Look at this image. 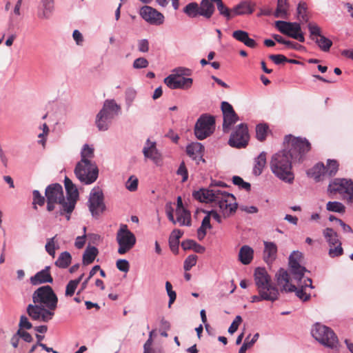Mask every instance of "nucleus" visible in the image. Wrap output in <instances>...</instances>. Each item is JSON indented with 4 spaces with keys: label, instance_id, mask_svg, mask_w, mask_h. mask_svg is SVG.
I'll return each mask as SVG.
<instances>
[{
    "label": "nucleus",
    "instance_id": "obj_1",
    "mask_svg": "<svg viewBox=\"0 0 353 353\" xmlns=\"http://www.w3.org/2000/svg\"><path fill=\"white\" fill-rule=\"evenodd\" d=\"M32 304L27 306V313L33 321L48 322L54 316L58 297L50 285H43L32 294Z\"/></svg>",
    "mask_w": 353,
    "mask_h": 353
},
{
    "label": "nucleus",
    "instance_id": "obj_2",
    "mask_svg": "<svg viewBox=\"0 0 353 353\" xmlns=\"http://www.w3.org/2000/svg\"><path fill=\"white\" fill-rule=\"evenodd\" d=\"M193 196L201 202H214L217 204L225 218L235 213L237 209L238 205L233 194L216 188L202 189L195 192Z\"/></svg>",
    "mask_w": 353,
    "mask_h": 353
},
{
    "label": "nucleus",
    "instance_id": "obj_3",
    "mask_svg": "<svg viewBox=\"0 0 353 353\" xmlns=\"http://www.w3.org/2000/svg\"><path fill=\"white\" fill-rule=\"evenodd\" d=\"M277 285L280 288L281 292H295L296 295L301 300L307 301L310 298V293L307 292V288H313L312 279L307 278L302 281V279H294L289 273L284 269L281 268L275 274Z\"/></svg>",
    "mask_w": 353,
    "mask_h": 353
},
{
    "label": "nucleus",
    "instance_id": "obj_4",
    "mask_svg": "<svg viewBox=\"0 0 353 353\" xmlns=\"http://www.w3.org/2000/svg\"><path fill=\"white\" fill-rule=\"evenodd\" d=\"M287 150L281 151L272 155L270 161L272 172L281 180L292 183L294 176L292 172V158Z\"/></svg>",
    "mask_w": 353,
    "mask_h": 353
},
{
    "label": "nucleus",
    "instance_id": "obj_5",
    "mask_svg": "<svg viewBox=\"0 0 353 353\" xmlns=\"http://www.w3.org/2000/svg\"><path fill=\"white\" fill-rule=\"evenodd\" d=\"M285 150L288 151L294 163L302 162L312 148L311 143L306 138L295 137L292 135L285 138Z\"/></svg>",
    "mask_w": 353,
    "mask_h": 353
},
{
    "label": "nucleus",
    "instance_id": "obj_6",
    "mask_svg": "<svg viewBox=\"0 0 353 353\" xmlns=\"http://www.w3.org/2000/svg\"><path fill=\"white\" fill-rule=\"evenodd\" d=\"M120 106L114 100H106L103 106L96 117V125L101 131L108 129L109 125L114 116L120 112Z\"/></svg>",
    "mask_w": 353,
    "mask_h": 353
},
{
    "label": "nucleus",
    "instance_id": "obj_7",
    "mask_svg": "<svg viewBox=\"0 0 353 353\" xmlns=\"http://www.w3.org/2000/svg\"><path fill=\"white\" fill-rule=\"evenodd\" d=\"M47 200V210L51 212L54 210L55 204L60 205L59 214L63 215L66 212L64 210L65 204H67L63 194L62 186L59 183H54L48 185L45 191Z\"/></svg>",
    "mask_w": 353,
    "mask_h": 353
},
{
    "label": "nucleus",
    "instance_id": "obj_8",
    "mask_svg": "<svg viewBox=\"0 0 353 353\" xmlns=\"http://www.w3.org/2000/svg\"><path fill=\"white\" fill-rule=\"evenodd\" d=\"M312 335L320 343L327 347H337L339 340L336 335L332 330L325 325L316 323L312 330Z\"/></svg>",
    "mask_w": 353,
    "mask_h": 353
},
{
    "label": "nucleus",
    "instance_id": "obj_9",
    "mask_svg": "<svg viewBox=\"0 0 353 353\" xmlns=\"http://www.w3.org/2000/svg\"><path fill=\"white\" fill-rule=\"evenodd\" d=\"M117 242L119 245L118 253L124 254L133 248L136 244L135 235L128 229V225L122 224L117 232Z\"/></svg>",
    "mask_w": 353,
    "mask_h": 353
},
{
    "label": "nucleus",
    "instance_id": "obj_10",
    "mask_svg": "<svg viewBox=\"0 0 353 353\" xmlns=\"http://www.w3.org/2000/svg\"><path fill=\"white\" fill-rule=\"evenodd\" d=\"M74 174L81 183L91 184L97 179L99 170L94 163L78 162L74 169Z\"/></svg>",
    "mask_w": 353,
    "mask_h": 353
},
{
    "label": "nucleus",
    "instance_id": "obj_11",
    "mask_svg": "<svg viewBox=\"0 0 353 353\" xmlns=\"http://www.w3.org/2000/svg\"><path fill=\"white\" fill-rule=\"evenodd\" d=\"M254 282L258 291L270 294L274 293V296L279 297V290L272 283L271 278L265 268H257L254 274Z\"/></svg>",
    "mask_w": 353,
    "mask_h": 353
},
{
    "label": "nucleus",
    "instance_id": "obj_12",
    "mask_svg": "<svg viewBox=\"0 0 353 353\" xmlns=\"http://www.w3.org/2000/svg\"><path fill=\"white\" fill-rule=\"evenodd\" d=\"M330 192L339 193L349 203H353V181L347 179H335L329 185Z\"/></svg>",
    "mask_w": 353,
    "mask_h": 353
},
{
    "label": "nucleus",
    "instance_id": "obj_13",
    "mask_svg": "<svg viewBox=\"0 0 353 353\" xmlns=\"http://www.w3.org/2000/svg\"><path fill=\"white\" fill-rule=\"evenodd\" d=\"M215 119L213 116L204 114L197 120L194 127V134L199 140H203L210 134L214 130Z\"/></svg>",
    "mask_w": 353,
    "mask_h": 353
},
{
    "label": "nucleus",
    "instance_id": "obj_14",
    "mask_svg": "<svg viewBox=\"0 0 353 353\" xmlns=\"http://www.w3.org/2000/svg\"><path fill=\"white\" fill-rule=\"evenodd\" d=\"M275 27L283 34L302 43L305 41V37L301 32V25L299 23L277 21L275 22Z\"/></svg>",
    "mask_w": 353,
    "mask_h": 353
},
{
    "label": "nucleus",
    "instance_id": "obj_15",
    "mask_svg": "<svg viewBox=\"0 0 353 353\" xmlns=\"http://www.w3.org/2000/svg\"><path fill=\"white\" fill-rule=\"evenodd\" d=\"M249 139L248 126L246 124L241 123L231 134L228 143L233 148H244L248 145Z\"/></svg>",
    "mask_w": 353,
    "mask_h": 353
},
{
    "label": "nucleus",
    "instance_id": "obj_16",
    "mask_svg": "<svg viewBox=\"0 0 353 353\" xmlns=\"http://www.w3.org/2000/svg\"><path fill=\"white\" fill-rule=\"evenodd\" d=\"M88 207L93 216L99 215L105 210L103 194L99 188H94L90 194Z\"/></svg>",
    "mask_w": 353,
    "mask_h": 353
},
{
    "label": "nucleus",
    "instance_id": "obj_17",
    "mask_svg": "<svg viewBox=\"0 0 353 353\" xmlns=\"http://www.w3.org/2000/svg\"><path fill=\"white\" fill-rule=\"evenodd\" d=\"M65 188L67 192V204H65L64 210L67 214H70L74 210L76 203L79 198V192L76 185L67 176L64 179Z\"/></svg>",
    "mask_w": 353,
    "mask_h": 353
},
{
    "label": "nucleus",
    "instance_id": "obj_18",
    "mask_svg": "<svg viewBox=\"0 0 353 353\" xmlns=\"http://www.w3.org/2000/svg\"><path fill=\"white\" fill-rule=\"evenodd\" d=\"M303 257L301 252L294 251L289 257V266L290 276H293L294 279H303L304 273L306 272L305 267L300 265L301 260Z\"/></svg>",
    "mask_w": 353,
    "mask_h": 353
},
{
    "label": "nucleus",
    "instance_id": "obj_19",
    "mask_svg": "<svg viewBox=\"0 0 353 353\" xmlns=\"http://www.w3.org/2000/svg\"><path fill=\"white\" fill-rule=\"evenodd\" d=\"M192 79L181 77L179 74H170L164 79L165 84L172 90H187L192 86Z\"/></svg>",
    "mask_w": 353,
    "mask_h": 353
},
{
    "label": "nucleus",
    "instance_id": "obj_20",
    "mask_svg": "<svg viewBox=\"0 0 353 353\" xmlns=\"http://www.w3.org/2000/svg\"><path fill=\"white\" fill-rule=\"evenodd\" d=\"M140 14L150 23L160 25L163 23V15L150 6H143L140 10Z\"/></svg>",
    "mask_w": 353,
    "mask_h": 353
},
{
    "label": "nucleus",
    "instance_id": "obj_21",
    "mask_svg": "<svg viewBox=\"0 0 353 353\" xmlns=\"http://www.w3.org/2000/svg\"><path fill=\"white\" fill-rule=\"evenodd\" d=\"M30 283L32 285H39L43 283H52L53 278L50 274V267L46 266L43 270L38 272L30 279Z\"/></svg>",
    "mask_w": 353,
    "mask_h": 353
},
{
    "label": "nucleus",
    "instance_id": "obj_22",
    "mask_svg": "<svg viewBox=\"0 0 353 353\" xmlns=\"http://www.w3.org/2000/svg\"><path fill=\"white\" fill-rule=\"evenodd\" d=\"M264 250L263 259L268 264H272L277 257L278 248L275 243L272 241H263Z\"/></svg>",
    "mask_w": 353,
    "mask_h": 353
},
{
    "label": "nucleus",
    "instance_id": "obj_23",
    "mask_svg": "<svg viewBox=\"0 0 353 353\" xmlns=\"http://www.w3.org/2000/svg\"><path fill=\"white\" fill-rule=\"evenodd\" d=\"M143 153L145 158L153 161L156 164L161 161V156L156 147V143L152 142L148 139L143 149Z\"/></svg>",
    "mask_w": 353,
    "mask_h": 353
},
{
    "label": "nucleus",
    "instance_id": "obj_24",
    "mask_svg": "<svg viewBox=\"0 0 353 353\" xmlns=\"http://www.w3.org/2000/svg\"><path fill=\"white\" fill-rule=\"evenodd\" d=\"M203 145L198 142L192 143L186 148L188 155L195 160L197 164H199L200 161L205 162V159L203 158Z\"/></svg>",
    "mask_w": 353,
    "mask_h": 353
},
{
    "label": "nucleus",
    "instance_id": "obj_25",
    "mask_svg": "<svg viewBox=\"0 0 353 353\" xmlns=\"http://www.w3.org/2000/svg\"><path fill=\"white\" fill-rule=\"evenodd\" d=\"M255 3L250 1H242L233 8L234 17L238 15L250 14L254 10Z\"/></svg>",
    "mask_w": 353,
    "mask_h": 353
},
{
    "label": "nucleus",
    "instance_id": "obj_26",
    "mask_svg": "<svg viewBox=\"0 0 353 353\" xmlns=\"http://www.w3.org/2000/svg\"><path fill=\"white\" fill-rule=\"evenodd\" d=\"M254 250L248 245L241 248L239 253V259L244 265H248L253 259Z\"/></svg>",
    "mask_w": 353,
    "mask_h": 353
},
{
    "label": "nucleus",
    "instance_id": "obj_27",
    "mask_svg": "<svg viewBox=\"0 0 353 353\" xmlns=\"http://www.w3.org/2000/svg\"><path fill=\"white\" fill-rule=\"evenodd\" d=\"M290 5L288 0H278L276 9L274 13L275 17L288 19Z\"/></svg>",
    "mask_w": 353,
    "mask_h": 353
},
{
    "label": "nucleus",
    "instance_id": "obj_28",
    "mask_svg": "<svg viewBox=\"0 0 353 353\" xmlns=\"http://www.w3.org/2000/svg\"><path fill=\"white\" fill-rule=\"evenodd\" d=\"M214 12V6L210 0H202L199 6L200 16L210 19Z\"/></svg>",
    "mask_w": 353,
    "mask_h": 353
},
{
    "label": "nucleus",
    "instance_id": "obj_29",
    "mask_svg": "<svg viewBox=\"0 0 353 353\" xmlns=\"http://www.w3.org/2000/svg\"><path fill=\"white\" fill-rule=\"evenodd\" d=\"M176 222L180 225H191V215L190 212L185 208H180L176 210Z\"/></svg>",
    "mask_w": 353,
    "mask_h": 353
},
{
    "label": "nucleus",
    "instance_id": "obj_30",
    "mask_svg": "<svg viewBox=\"0 0 353 353\" xmlns=\"http://www.w3.org/2000/svg\"><path fill=\"white\" fill-rule=\"evenodd\" d=\"M266 156L267 153L262 152L256 159L255 163L253 168V174L256 176H259L263 168L266 165Z\"/></svg>",
    "mask_w": 353,
    "mask_h": 353
},
{
    "label": "nucleus",
    "instance_id": "obj_31",
    "mask_svg": "<svg viewBox=\"0 0 353 353\" xmlns=\"http://www.w3.org/2000/svg\"><path fill=\"white\" fill-rule=\"evenodd\" d=\"M41 4L43 11L38 16L41 19H48L54 9V0H41Z\"/></svg>",
    "mask_w": 353,
    "mask_h": 353
},
{
    "label": "nucleus",
    "instance_id": "obj_32",
    "mask_svg": "<svg viewBox=\"0 0 353 353\" xmlns=\"http://www.w3.org/2000/svg\"><path fill=\"white\" fill-rule=\"evenodd\" d=\"M323 235L330 246H335L341 243L339 239L337 233L332 228H327L323 231Z\"/></svg>",
    "mask_w": 353,
    "mask_h": 353
},
{
    "label": "nucleus",
    "instance_id": "obj_33",
    "mask_svg": "<svg viewBox=\"0 0 353 353\" xmlns=\"http://www.w3.org/2000/svg\"><path fill=\"white\" fill-rule=\"evenodd\" d=\"M98 254V250L95 247H90L85 250L83 255V264L88 265L92 263Z\"/></svg>",
    "mask_w": 353,
    "mask_h": 353
},
{
    "label": "nucleus",
    "instance_id": "obj_34",
    "mask_svg": "<svg viewBox=\"0 0 353 353\" xmlns=\"http://www.w3.org/2000/svg\"><path fill=\"white\" fill-rule=\"evenodd\" d=\"M181 247L185 250H193L197 253H203L205 251V248L203 246L197 243L195 241L190 239L183 241Z\"/></svg>",
    "mask_w": 353,
    "mask_h": 353
},
{
    "label": "nucleus",
    "instance_id": "obj_35",
    "mask_svg": "<svg viewBox=\"0 0 353 353\" xmlns=\"http://www.w3.org/2000/svg\"><path fill=\"white\" fill-rule=\"evenodd\" d=\"M258 292L259 295H254L251 296L252 303L259 302L261 301H270L274 302L279 299V297H276V295L274 296V292L270 293L271 294L261 291H258Z\"/></svg>",
    "mask_w": 353,
    "mask_h": 353
},
{
    "label": "nucleus",
    "instance_id": "obj_36",
    "mask_svg": "<svg viewBox=\"0 0 353 353\" xmlns=\"http://www.w3.org/2000/svg\"><path fill=\"white\" fill-rule=\"evenodd\" d=\"M239 119L236 112L223 115V129L225 132H228L231 125L234 124Z\"/></svg>",
    "mask_w": 353,
    "mask_h": 353
},
{
    "label": "nucleus",
    "instance_id": "obj_37",
    "mask_svg": "<svg viewBox=\"0 0 353 353\" xmlns=\"http://www.w3.org/2000/svg\"><path fill=\"white\" fill-rule=\"evenodd\" d=\"M270 132L269 126L266 123H259L256 126V138L258 141L263 142Z\"/></svg>",
    "mask_w": 353,
    "mask_h": 353
},
{
    "label": "nucleus",
    "instance_id": "obj_38",
    "mask_svg": "<svg viewBox=\"0 0 353 353\" xmlns=\"http://www.w3.org/2000/svg\"><path fill=\"white\" fill-rule=\"evenodd\" d=\"M183 232L178 229L174 230L169 238V244L170 249L174 252L178 248L179 239L182 236Z\"/></svg>",
    "mask_w": 353,
    "mask_h": 353
},
{
    "label": "nucleus",
    "instance_id": "obj_39",
    "mask_svg": "<svg viewBox=\"0 0 353 353\" xmlns=\"http://www.w3.org/2000/svg\"><path fill=\"white\" fill-rule=\"evenodd\" d=\"M217 10L219 14L225 18L227 21H230L231 19L234 17L233 14V8L230 9L228 8L223 2V1H220L216 3Z\"/></svg>",
    "mask_w": 353,
    "mask_h": 353
},
{
    "label": "nucleus",
    "instance_id": "obj_40",
    "mask_svg": "<svg viewBox=\"0 0 353 353\" xmlns=\"http://www.w3.org/2000/svg\"><path fill=\"white\" fill-rule=\"evenodd\" d=\"M81 160L79 162L84 163H92L91 159L94 157V148L85 144L81 152Z\"/></svg>",
    "mask_w": 353,
    "mask_h": 353
},
{
    "label": "nucleus",
    "instance_id": "obj_41",
    "mask_svg": "<svg viewBox=\"0 0 353 353\" xmlns=\"http://www.w3.org/2000/svg\"><path fill=\"white\" fill-rule=\"evenodd\" d=\"M71 255L68 252L61 253L59 258L55 262V265L61 268H66L71 263Z\"/></svg>",
    "mask_w": 353,
    "mask_h": 353
},
{
    "label": "nucleus",
    "instance_id": "obj_42",
    "mask_svg": "<svg viewBox=\"0 0 353 353\" xmlns=\"http://www.w3.org/2000/svg\"><path fill=\"white\" fill-rule=\"evenodd\" d=\"M313 176L316 181H321L323 177L327 176L325 165L323 163H318L313 169Z\"/></svg>",
    "mask_w": 353,
    "mask_h": 353
},
{
    "label": "nucleus",
    "instance_id": "obj_43",
    "mask_svg": "<svg viewBox=\"0 0 353 353\" xmlns=\"http://www.w3.org/2000/svg\"><path fill=\"white\" fill-rule=\"evenodd\" d=\"M183 12L192 18L200 16L199 5L196 2L190 3L183 8Z\"/></svg>",
    "mask_w": 353,
    "mask_h": 353
},
{
    "label": "nucleus",
    "instance_id": "obj_44",
    "mask_svg": "<svg viewBox=\"0 0 353 353\" xmlns=\"http://www.w3.org/2000/svg\"><path fill=\"white\" fill-rule=\"evenodd\" d=\"M339 163L336 160L328 159L325 165L327 176H334L339 170Z\"/></svg>",
    "mask_w": 353,
    "mask_h": 353
},
{
    "label": "nucleus",
    "instance_id": "obj_45",
    "mask_svg": "<svg viewBox=\"0 0 353 353\" xmlns=\"http://www.w3.org/2000/svg\"><path fill=\"white\" fill-rule=\"evenodd\" d=\"M314 41L319 47L324 52L328 51L332 45V41L323 35L318 38L316 37Z\"/></svg>",
    "mask_w": 353,
    "mask_h": 353
},
{
    "label": "nucleus",
    "instance_id": "obj_46",
    "mask_svg": "<svg viewBox=\"0 0 353 353\" xmlns=\"http://www.w3.org/2000/svg\"><path fill=\"white\" fill-rule=\"evenodd\" d=\"M326 209L330 212L344 213L345 211V205L338 201H329L326 204Z\"/></svg>",
    "mask_w": 353,
    "mask_h": 353
},
{
    "label": "nucleus",
    "instance_id": "obj_47",
    "mask_svg": "<svg viewBox=\"0 0 353 353\" xmlns=\"http://www.w3.org/2000/svg\"><path fill=\"white\" fill-rule=\"evenodd\" d=\"M307 28L310 32V37L312 40H314L316 37L318 38L322 35L321 29L316 23H309Z\"/></svg>",
    "mask_w": 353,
    "mask_h": 353
},
{
    "label": "nucleus",
    "instance_id": "obj_48",
    "mask_svg": "<svg viewBox=\"0 0 353 353\" xmlns=\"http://www.w3.org/2000/svg\"><path fill=\"white\" fill-rule=\"evenodd\" d=\"M297 14L299 18H301L303 21L307 22L309 17L307 14V4L305 2H301L297 7Z\"/></svg>",
    "mask_w": 353,
    "mask_h": 353
},
{
    "label": "nucleus",
    "instance_id": "obj_49",
    "mask_svg": "<svg viewBox=\"0 0 353 353\" xmlns=\"http://www.w3.org/2000/svg\"><path fill=\"white\" fill-rule=\"evenodd\" d=\"M259 336V334L258 333L255 334L252 338V339L249 341V337L250 335L245 339V341L243 344V345L241 347L239 353H245L246 350L251 347L254 343L257 341L258 338Z\"/></svg>",
    "mask_w": 353,
    "mask_h": 353
},
{
    "label": "nucleus",
    "instance_id": "obj_50",
    "mask_svg": "<svg viewBox=\"0 0 353 353\" xmlns=\"http://www.w3.org/2000/svg\"><path fill=\"white\" fill-rule=\"evenodd\" d=\"M232 181L234 185H238L239 186V188L244 189L247 191H250L251 189L250 184L248 182L244 181L243 179L239 176H233Z\"/></svg>",
    "mask_w": 353,
    "mask_h": 353
},
{
    "label": "nucleus",
    "instance_id": "obj_51",
    "mask_svg": "<svg viewBox=\"0 0 353 353\" xmlns=\"http://www.w3.org/2000/svg\"><path fill=\"white\" fill-rule=\"evenodd\" d=\"M197 258H198L197 256L195 254H192V255L188 256L184 261V265H183L184 270L185 271H188L193 266H194L196 263Z\"/></svg>",
    "mask_w": 353,
    "mask_h": 353
},
{
    "label": "nucleus",
    "instance_id": "obj_52",
    "mask_svg": "<svg viewBox=\"0 0 353 353\" xmlns=\"http://www.w3.org/2000/svg\"><path fill=\"white\" fill-rule=\"evenodd\" d=\"M78 286V281L71 280L66 285L65 295L66 296H72Z\"/></svg>",
    "mask_w": 353,
    "mask_h": 353
},
{
    "label": "nucleus",
    "instance_id": "obj_53",
    "mask_svg": "<svg viewBox=\"0 0 353 353\" xmlns=\"http://www.w3.org/2000/svg\"><path fill=\"white\" fill-rule=\"evenodd\" d=\"M232 37L237 41L245 43L248 39L249 34L247 32L243 30H236L232 33Z\"/></svg>",
    "mask_w": 353,
    "mask_h": 353
},
{
    "label": "nucleus",
    "instance_id": "obj_54",
    "mask_svg": "<svg viewBox=\"0 0 353 353\" xmlns=\"http://www.w3.org/2000/svg\"><path fill=\"white\" fill-rule=\"evenodd\" d=\"M57 236L49 239L46 245V252L52 257H54L55 255V238Z\"/></svg>",
    "mask_w": 353,
    "mask_h": 353
},
{
    "label": "nucleus",
    "instance_id": "obj_55",
    "mask_svg": "<svg viewBox=\"0 0 353 353\" xmlns=\"http://www.w3.org/2000/svg\"><path fill=\"white\" fill-rule=\"evenodd\" d=\"M138 186V179L134 176H131L126 182L125 187L126 188L131 191H135L137 189Z\"/></svg>",
    "mask_w": 353,
    "mask_h": 353
},
{
    "label": "nucleus",
    "instance_id": "obj_56",
    "mask_svg": "<svg viewBox=\"0 0 353 353\" xmlns=\"http://www.w3.org/2000/svg\"><path fill=\"white\" fill-rule=\"evenodd\" d=\"M343 253V250L341 247V243L336 245V247L330 246L329 250V256L332 258L339 256Z\"/></svg>",
    "mask_w": 353,
    "mask_h": 353
},
{
    "label": "nucleus",
    "instance_id": "obj_57",
    "mask_svg": "<svg viewBox=\"0 0 353 353\" xmlns=\"http://www.w3.org/2000/svg\"><path fill=\"white\" fill-rule=\"evenodd\" d=\"M242 318L241 316H236L228 328V332L231 334H233L239 328V326L242 322Z\"/></svg>",
    "mask_w": 353,
    "mask_h": 353
},
{
    "label": "nucleus",
    "instance_id": "obj_58",
    "mask_svg": "<svg viewBox=\"0 0 353 353\" xmlns=\"http://www.w3.org/2000/svg\"><path fill=\"white\" fill-rule=\"evenodd\" d=\"M33 194V204H38L40 206H42L45 203V197L43 196L38 190H34L32 192Z\"/></svg>",
    "mask_w": 353,
    "mask_h": 353
},
{
    "label": "nucleus",
    "instance_id": "obj_59",
    "mask_svg": "<svg viewBox=\"0 0 353 353\" xmlns=\"http://www.w3.org/2000/svg\"><path fill=\"white\" fill-rule=\"evenodd\" d=\"M269 59L277 65L286 63L288 61V59L283 54H271L269 56Z\"/></svg>",
    "mask_w": 353,
    "mask_h": 353
},
{
    "label": "nucleus",
    "instance_id": "obj_60",
    "mask_svg": "<svg viewBox=\"0 0 353 353\" xmlns=\"http://www.w3.org/2000/svg\"><path fill=\"white\" fill-rule=\"evenodd\" d=\"M176 174L178 175H181L182 176V181L183 182H185L188 180V170L185 167V163L184 162H182L177 171H176Z\"/></svg>",
    "mask_w": 353,
    "mask_h": 353
},
{
    "label": "nucleus",
    "instance_id": "obj_61",
    "mask_svg": "<svg viewBox=\"0 0 353 353\" xmlns=\"http://www.w3.org/2000/svg\"><path fill=\"white\" fill-rule=\"evenodd\" d=\"M148 65V61L143 57L136 59L133 63V67L137 69L145 68Z\"/></svg>",
    "mask_w": 353,
    "mask_h": 353
},
{
    "label": "nucleus",
    "instance_id": "obj_62",
    "mask_svg": "<svg viewBox=\"0 0 353 353\" xmlns=\"http://www.w3.org/2000/svg\"><path fill=\"white\" fill-rule=\"evenodd\" d=\"M117 268L121 272H127L129 271L130 265L125 259H119L116 263Z\"/></svg>",
    "mask_w": 353,
    "mask_h": 353
},
{
    "label": "nucleus",
    "instance_id": "obj_63",
    "mask_svg": "<svg viewBox=\"0 0 353 353\" xmlns=\"http://www.w3.org/2000/svg\"><path fill=\"white\" fill-rule=\"evenodd\" d=\"M19 326V329L23 330V329L29 330V329L32 328V325L29 321L28 319L26 316L22 315L20 317Z\"/></svg>",
    "mask_w": 353,
    "mask_h": 353
},
{
    "label": "nucleus",
    "instance_id": "obj_64",
    "mask_svg": "<svg viewBox=\"0 0 353 353\" xmlns=\"http://www.w3.org/2000/svg\"><path fill=\"white\" fill-rule=\"evenodd\" d=\"M221 110L223 115L235 112L232 105L226 101L221 103Z\"/></svg>",
    "mask_w": 353,
    "mask_h": 353
}]
</instances>
